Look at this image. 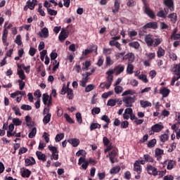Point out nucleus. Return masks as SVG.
Returning a JSON list of instances; mask_svg holds the SVG:
<instances>
[{"label":"nucleus","mask_w":180,"mask_h":180,"mask_svg":"<svg viewBox=\"0 0 180 180\" xmlns=\"http://www.w3.org/2000/svg\"><path fill=\"white\" fill-rule=\"evenodd\" d=\"M136 91L133 89H129L124 91L122 94V96H125L122 98V102L124 103L126 108H131L133 106V103L136 102V97L131 96L128 95H135Z\"/></svg>","instance_id":"obj_1"},{"label":"nucleus","mask_w":180,"mask_h":180,"mask_svg":"<svg viewBox=\"0 0 180 180\" xmlns=\"http://www.w3.org/2000/svg\"><path fill=\"white\" fill-rule=\"evenodd\" d=\"M145 41L147 46H153V47H157V46H160L161 43H162V38H154V36L151 34H148L145 37Z\"/></svg>","instance_id":"obj_2"},{"label":"nucleus","mask_w":180,"mask_h":180,"mask_svg":"<svg viewBox=\"0 0 180 180\" xmlns=\"http://www.w3.org/2000/svg\"><path fill=\"white\" fill-rule=\"evenodd\" d=\"M66 94L68 99H72L74 98V92L72 91V89L67 87L65 84H63L60 91V95H65Z\"/></svg>","instance_id":"obj_3"},{"label":"nucleus","mask_w":180,"mask_h":180,"mask_svg":"<svg viewBox=\"0 0 180 180\" xmlns=\"http://www.w3.org/2000/svg\"><path fill=\"white\" fill-rule=\"evenodd\" d=\"M6 25H8V22H5L1 38L3 44L6 46V49H8V46H9V42H8V29H6Z\"/></svg>","instance_id":"obj_4"},{"label":"nucleus","mask_w":180,"mask_h":180,"mask_svg":"<svg viewBox=\"0 0 180 180\" xmlns=\"http://www.w3.org/2000/svg\"><path fill=\"white\" fill-rule=\"evenodd\" d=\"M103 142L104 146L106 147V148L104 150L105 154L110 151V150H113V146H112V143H110V141L109 140V139H108V137L104 136L103 138Z\"/></svg>","instance_id":"obj_5"},{"label":"nucleus","mask_w":180,"mask_h":180,"mask_svg":"<svg viewBox=\"0 0 180 180\" xmlns=\"http://www.w3.org/2000/svg\"><path fill=\"white\" fill-rule=\"evenodd\" d=\"M146 170L149 175H153V176H157V175H158V172L157 171L156 167L151 165H147Z\"/></svg>","instance_id":"obj_6"},{"label":"nucleus","mask_w":180,"mask_h":180,"mask_svg":"<svg viewBox=\"0 0 180 180\" xmlns=\"http://www.w3.org/2000/svg\"><path fill=\"white\" fill-rule=\"evenodd\" d=\"M50 109L49 108H44V115H46L44 117L43 122L44 124H47L48 123H50V120H51V113L49 112Z\"/></svg>","instance_id":"obj_7"},{"label":"nucleus","mask_w":180,"mask_h":180,"mask_svg":"<svg viewBox=\"0 0 180 180\" xmlns=\"http://www.w3.org/2000/svg\"><path fill=\"white\" fill-rule=\"evenodd\" d=\"M164 129V124L162 122H159L151 127V130L153 133H160Z\"/></svg>","instance_id":"obj_8"},{"label":"nucleus","mask_w":180,"mask_h":180,"mask_svg":"<svg viewBox=\"0 0 180 180\" xmlns=\"http://www.w3.org/2000/svg\"><path fill=\"white\" fill-rule=\"evenodd\" d=\"M163 4L165 5V6H167L170 12H174V11H175V8L174 6V0H164Z\"/></svg>","instance_id":"obj_9"},{"label":"nucleus","mask_w":180,"mask_h":180,"mask_svg":"<svg viewBox=\"0 0 180 180\" xmlns=\"http://www.w3.org/2000/svg\"><path fill=\"white\" fill-rule=\"evenodd\" d=\"M162 155H164V150L157 148L155 150V157L157 158V160L161 161Z\"/></svg>","instance_id":"obj_10"},{"label":"nucleus","mask_w":180,"mask_h":180,"mask_svg":"<svg viewBox=\"0 0 180 180\" xmlns=\"http://www.w3.org/2000/svg\"><path fill=\"white\" fill-rule=\"evenodd\" d=\"M42 101L45 105L47 106H51V96H49L47 94H43Z\"/></svg>","instance_id":"obj_11"},{"label":"nucleus","mask_w":180,"mask_h":180,"mask_svg":"<svg viewBox=\"0 0 180 180\" xmlns=\"http://www.w3.org/2000/svg\"><path fill=\"white\" fill-rule=\"evenodd\" d=\"M112 70L115 72V75H120L124 71V65H117Z\"/></svg>","instance_id":"obj_12"},{"label":"nucleus","mask_w":180,"mask_h":180,"mask_svg":"<svg viewBox=\"0 0 180 180\" xmlns=\"http://www.w3.org/2000/svg\"><path fill=\"white\" fill-rule=\"evenodd\" d=\"M113 74H115V70H113V69H110L105 72V75H107L106 79L108 82H110V84L113 82Z\"/></svg>","instance_id":"obj_13"},{"label":"nucleus","mask_w":180,"mask_h":180,"mask_svg":"<svg viewBox=\"0 0 180 180\" xmlns=\"http://www.w3.org/2000/svg\"><path fill=\"white\" fill-rule=\"evenodd\" d=\"M133 113V109L131 108H127L124 110V112L123 114V119L124 120H129L130 119V115Z\"/></svg>","instance_id":"obj_14"},{"label":"nucleus","mask_w":180,"mask_h":180,"mask_svg":"<svg viewBox=\"0 0 180 180\" xmlns=\"http://www.w3.org/2000/svg\"><path fill=\"white\" fill-rule=\"evenodd\" d=\"M116 155H117V149H113L111 152L108 153V155H107V157H109V159L112 164H115V157H116Z\"/></svg>","instance_id":"obj_15"},{"label":"nucleus","mask_w":180,"mask_h":180,"mask_svg":"<svg viewBox=\"0 0 180 180\" xmlns=\"http://www.w3.org/2000/svg\"><path fill=\"white\" fill-rule=\"evenodd\" d=\"M169 12V11L168 8H164V10H160V11H158L156 15L158 18H162V19H165Z\"/></svg>","instance_id":"obj_16"},{"label":"nucleus","mask_w":180,"mask_h":180,"mask_svg":"<svg viewBox=\"0 0 180 180\" xmlns=\"http://www.w3.org/2000/svg\"><path fill=\"white\" fill-rule=\"evenodd\" d=\"M170 93L171 90L167 87H162L160 89V94L162 96V98H167Z\"/></svg>","instance_id":"obj_17"},{"label":"nucleus","mask_w":180,"mask_h":180,"mask_svg":"<svg viewBox=\"0 0 180 180\" xmlns=\"http://www.w3.org/2000/svg\"><path fill=\"white\" fill-rule=\"evenodd\" d=\"M38 36H40L42 39H47V37H49V29L47 27H44L41 32L38 33Z\"/></svg>","instance_id":"obj_18"},{"label":"nucleus","mask_w":180,"mask_h":180,"mask_svg":"<svg viewBox=\"0 0 180 180\" xmlns=\"http://www.w3.org/2000/svg\"><path fill=\"white\" fill-rule=\"evenodd\" d=\"M15 130V125L13 124H10L8 126V131H7V137H13L16 132L13 131Z\"/></svg>","instance_id":"obj_19"},{"label":"nucleus","mask_w":180,"mask_h":180,"mask_svg":"<svg viewBox=\"0 0 180 180\" xmlns=\"http://www.w3.org/2000/svg\"><path fill=\"white\" fill-rule=\"evenodd\" d=\"M134 171L137 172V174H141L143 169L141 167V165H140V162L136 160L134 164Z\"/></svg>","instance_id":"obj_20"},{"label":"nucleus","mask_w":180,"mask_h":180,"mask_svg":"<svg viewBox=\"0 0 180 180\" xmlns=\"http://www.w3.org/2000/svg\"><path fill=\"white\" fill-rule=\"evenodd\" d=\"M164 165L167 164V169L169 170H171L174 168V167H175V165H176V163H175V161L174 160H165L163 163Z\"/></svg>","instance_id":"obj_21"},{"label":"nucleus","mask_w":180,"mask_h":180,"mask_svg":"<svg viewBox=\"0 0 180 180\" xmlns=\"http://www.w3.org/2000/svg\"><path fill=\"white\" fill-rule=\"evenodd\" d=\"M67 37H68V32L65 30H62L58 37L60 41H64Z\"/></svg>","instance_id":"obj_22"},{"label":"nucleus","mask_w":180,"mask_h":180,"mask_svg":"<svg viewBox=\"0 0 180 180\" xmlns=\"http://www.w3.org/2000/svg\"><path fill=\"white\" fill-rule=\"evenodd\" d=\"M144 8L145 13H146V15H148L151 19H154V18H155V14L154 13V11L150 9V8H148V6H146V4Z\"/></svg>","instance_id":"obj_23"},{"label":"nucleus","mask_w":180,"mask_h":180,"mask_svg":"<svg viewBox=\"0 0 180 180\" xmlns=\"http://www.w3.org/2000/svg\"><path fill=\"white\" fill-rule=\"evenodd\" d=\"M25 166L30 167L32 165H34L36 164V160L33 158V157L28 158L25 160Z\"/></svg>","instance_id":"obj_24"},{"label":"nucleus","mask_w":180,"mask_h":180,"mask_svg":"<svg viewBox=\"0 0 180 180\" xmlns=\"http://www.w3.org/2000/svg\"><path fill=\"white\" fill-rule=\"evenodd\" d=\"M140 105L141 108H151L153 106V104L151 102L146 100H141L140 101Z\"/></svg>","instance_id":"obj_25"},{"label":"nucleus","mask_w":180,"mask_h":180,"mask_svg":"<svg viewBox=\"0 0 180 180\" xmlns=\"http://www.w3.org/2000/svg\"><path fill=\"white\" fill-rule=\"evenodd\" d=\"M114 9H112L113 13H117L119 9H120V0H114Z\"/></svg>","instance_id":"obj_26"},{"label":"nucleus","mask_w":180,"mask_h":180,"mask_svg":"<svg viewBox=\"0 0 180 180\" xmlns=\"http://www.w3.org/2000/svg\"><path fill=\"white\" fill-rule=\"evenodd\" d=\"M134 53H128L123 57V60H128L129 63H133V61H134Z\"/></svg>","instance_id":"obj_27"},{"label":"nucleus","mask_w":180,"mask_h":180,"mask_svg":"<svg viewBox=\"0 0 180 180\" xmlns=\"http://www.w3.org/2000/svg\"><path fill=\"white\" fill-rule=\"evenodd\" d=\"M36 155H37L38 160L43 161V162H46V161H47V158H46V155L43 153H41L40 151H37Z\"/></svg>","instance_id":"obj_28"},{"label":"nucleus","mask_w":180,"mask_h":180,"mask_svg":"<svg viewBox=\"0 0 180 180\" xmlns=\"http://www.w3.org/2000/svg\"><path fill=\"white\" fill-rule=\"evenodd\" d=\"M68 141L70 144H72L73 147H78V146H79V139H78L72 138Z\"/></svg>","instance_id":"obj_29"},{"label":"nucleus","mask_w":180,"mask_h":180,"mask_svg":"<svg viewBox=\"0 0 180 180\" xmlns=\"http://www.w3.org/2000/svg\"><path fill=\"white\" fill-rule=\"evenodd\" d=\"M157 56L158 58H161V57H164V56H165V49H162V47L161 46H159L158 48Z\"/></svg>","instance_id":"obj_30"},{"label":"nucleus","mask_w":180,"mask_h":180,"mask_svg":"<svg viewBox=\"0 0 180 180\" xmlns=\"http://www.w3.org/2000/svg\"><path fill=\"white\" fill-rule=\"evenodd\" d=\"M17 74L19 77V78L20 79V80H24L26 79V75H25V71H23V70L22 69H18L17 70Z\"/></svg>","instance_id":"obj_31"},{"label":"nucleus","mask_w":180,"mask_h":180,"mask_svg":"<svg viewBox=\"0 0 180 180\" xmlns=\"http://www.w3.org/2000/svg\"><path fill=\"white\" fill-rule=\"evenodd\" d=\"M143 27L145 29H157V22H148Z\"/></svg>","instance_id":"obj_32"},{"label":"nucleus","mask_w":180,"mask_h":180,"mask_svg":"<svg viewBox=\"0 0 180 180\" xmlns=\"http://www.w3.org/2000/svg\"><path fill=\"white\" fill-rule=\"evenodd\" d=\"M134 66L133 65V64L128 63L127 67V74H128L129 75H131V74L134 72Z\"/></svg>","instance_id":"obj_33"},{"label":"nucleus","mask_w":180,"mask_h":180,"mask_svg":"<svg viewBox=\"0 0 180 180\" xmlns=\"http://www.w3.org/2000/svg\"><path fill=\"white\" fill-rule=\"evenodd\" d=\"M91 65H92V63H91L90 60H86L84 63H83L82 70L84 71H88Z\"/></svg>","instance_id":"obj_34"},{"label":"nucleus","mask_w":180,"mask_h":180,"mask_svg":"<svg viewBox=\"0 0 180 180\" xmlns=\"http://www.w3.org/2000/svg\"><path fill=\"white\" fill-rule=\"evenodd\" d=\"M119 172H120V166H115L110 170V174H111L112 175L119 174Z\"/></svg>","instance_id":"obj_35"},{"label":"nucleus","mask_w":180,"mask_h":180,"mask_svg":"<svg viewBox=\"0 0 180 180\" xmlns=\"http://www.w3.org/2000/svg\"><path fill=\"white\" fill-rule=\"evenodd\" d=\"M169 19H170L171 22H172V23H176V20H177V18L178 16L176 15V13H171L168 15Z\"/></svg>","instance_id":"obj_36"},{"label":"nucleus","mask_w":180,"mask_h":180,"mask_svg":"<svg viewBox=\"0 0 180 180\" xmlns=\"http://www.w3.org/2000/svg\"><path fill=\"white\" fill-rule=\"evenodd\" d=\"M143 159L146 162H154V158L148 154L143 155Z\"/></svg>","instance_id":"obj_37"},{"label":"nucleus","mask_w":180,"mask_h":180,"mask_svg":"<svg viewBox=\"0 0 180 180\" xmlns=\"http://www.w3.org/2000/svg\"><path fill=\"white\" fill-rule=\"evenodd\" d=\"M31 174H32V172H30V170L27 169H25L24 170H22L21 175L23 178H29Z\"/></svg>","instance_id":"obj_38"},{"label":"nucleus","mask_w":180,"mask_h":180,"mask_svg":"<svg viewBox=\"0 0 180 180\" xmlns=\"http://www.w3.org/2000/svg\"><path fill=\"white\" fill-rule=\"evenodd\" d=\"M110 85H112V83L110 82H103L100 84V88H101V89H105V88H106V89H109L110 88Z\"/></svg>","instance_id":"obj_39"},{"label":"nucleus","mask_w":180,"mask_h":180,"mask_svg":"<svg viewBox=\"0 0 180 180\" xmlns=\"http://www.w3.org/2000/svg\"><path fill=\"white\" fill-rule=\"evenodd\" d=\"M12 109L14 111L15 115L16 116H22V113L20 112V109L19 108V107H18V105L13 106Z\"/></svg>","instance_id":"obj_40"},{"label":"nucleus","mask_w":180,"mask_h":180,"mask_svg":"<svg viewBox=\"0 0 180 180\" xmlns=\"http://www.w3.org/2000/svg\"><path fill=\"white\" fill-rule=\"evenodd\" d=\"M138 78L145 84H147V82H148V79L147 78V75H146L141 74L138 76Z\"/></svg>","instance_id":"obj_41"},{"label":"nucleus","mask_w":180,"mask_h":180,"mask_svg":"<svg viewBox=\"0 0 180 180\" xmlns=\"http://www.w3.org/2000/svg\"><path fill=\"white\" fill-rule=\"evenodd\" d=\"M173 72H174V75H180V63L174 65Z\"/></svg>","instance_id":"obj_42"},{"label":"nucleus","mask_w":180,"mask_h":180,"mask_svg":"<svg viewBox=\"0 0 180 180\" xmlns=\"http://www.w3.org/2000/svg\"><path fill=\"white\" fill-rule=\"evenodd\" d=\"M155 144H157V140L155 139H153L148 142L147 146L148 147H149V148H152L153 147L155 146Z\"/></svg>","instance_id":"obj_43"},{"label":"nucleus","mask_w":180,"mask_h":180,"mask_svg":"<svg viewBox=\"0 0 180 180\" xmlns=\"http://www.w3.org/2000/svg\"><path fill=\"white\" fill-rule=\"evenodd\" d=\"M160 139L162 143H165V141H168V139H169V136H168V134H163L160 135Z\"/></svg>","instance_id":"obj_44"},{"label":"nucleus","mask_w":180,"mask_h":180,"mask_svg":"<svg viewBox=\"0 0 180 180\" xmlns=\"http://www.w3.org/2000/svg\"><path fill=\"white\" fill-rule=\"evenodd\" d=\"M37 133V129L36 128H33L28 134L29 139H33V137L36 136Z\"/></svg>","instance_id":"obj_45"},{"label":"nucleus","mask_w":180,"mask_h":180,"mask_svg":"<svg viewBox=\"0 0 180 180\" xmlns=\"http://www.w3.org/2000/svg\"><path fill=\"white\" fill-rule=\"evenodd\" d=\"M13 124L14 126H22V121L19 118H13Z\"/></svg>","instance_id":"obj_46"},{"label":"nucleus","mask_w":180,"mask_h":180,"mask_svg":"<svg viewBox=\"0 0 180 180\" xmlns=\"http://www.w3.org/2000/svg\"><path fill=\"white\" fill-rule=\"evenodd\" d=\"M95 129H101V124L98 123H91L90 125V130H95Z\"/></svg>","instance_id":"obj_47"},{"label":"nucleus","mask_w":180,"mask_h":180,"mask_svg":"<svg viewBox=\"0 0 180 180\" xmlns=\"http://www.w3.org/2000/svg\"><path fill=\"white\" fill-rule=\"evenodd\" d=\"M88 79H89V77H85L84 78H83L80 81V86H83L84 88V86H86V82H88Z\"/></svg>","instance_id":"obj_48"},{"label":"nucleus","mask_w":180,"mask_h":180,"mask_svg":"<svg viewBox=\"0 0 180 180\" xmlns=\"http://www.w3.org/2000/svg\"><path fill=\"white\" fill-rule=\"evenodd\" d=\"M25 122H26V125H27L28 127H32V117H30V116L27 115V116L25 117Z\"/></svg>","instance_id":"obj_49"},{"label":"nucleus","mask_w":180,"mask_h":180,"mask_svg":"<svg viewBox=\"0 0 180 180\" xmlns=\"http://www.w3.org/2000/svg\"><path fill=\"white\" fill-rule=\"evenodd\" d=\"M48 148H49V151L52 153V154L58 153V150L57 149V147L49 145L48 146Z\"/></svg>","instance_id":"obj_50"},{"label":"nucleus","mask_w":180,"mask_h":180,"mask_svg":"<svg viewBox=\"0 0 180 180\" xmlns=\"http://www.w3.org/2000/svg\"><path fill=\"white\" fill-rule=\"evenodd\" d=\"M129 46L130 47H133L134 49H139V47H140V44L137 41H133V42H130L129 44Z\"/></svg>","instance_id":"obj_51"},{"label":"nucleus","mask_w":180,"mask_h":180,"mask_svg":"<svg viewBox=\"0 0 180 180\" xmlns=\"http://www.w3.org/2000/svg\"><path fill=\"white\" fill-rule=\"evenodd\" d=\"M128 36L130 39H133V37H136L137 36V31L130 30L128 32Z\"/></svg>","instance_id":"obj_52"},{"label":"nucleus","mask_w":180,"mask_h":180,"mask_svg":"<svg viewBox=\"0 0 180 180\" xmlns=\"http://www.w3.org/2000/svg\"><path fill=\"white\" fill-rule=\"evenodd\" d=\"M63 139H64L63 133L57 134L56 136L55 140H56V143H58V141H61V140H63Z\"/></svg>","instance_id":"obj_53"},{"label":"nucleus","mask_w":180,"mask_h":180,"mask_svg":"<svg viewBox=\"0 0 180 180\" xmlns=\"http://www.w3.org/2000/svg\"><path fill=\"white\" fill-rule=\"evenodd\" d=\"M115 94H122L123 92V87L121 86H116L115 87Z\"/></svg>","instance_id":"obj_54"},{"label":"nucleus","mask_w":180,"mask_h":180,"mask_svg":"<svg viewBox=\"0 0 180 180\" xmlns=\"http://www.w3.org/2000/svg\"><path fill=\"white\" fill-rule=\"evenodd\" d=\"M27 5H28L29 9L33 11L34 9V6H36L35 3H32L30 0L27 1Z\"/></svg>","instance_id":"obj_55"},{"label":"nucleus","mask_w":180,"mask_h":180,"mask_svg":"<svg viewBox=\"0 0 180 180\" xmlns=\"http://www.w3.org/2000/svg\"><path fill=\"white\" fill-rule=\"evenodd\" d=\"M116 102H117L115 99H110L108 101L107 105L108 106L113 107L116 105Z\"/></svg>","instance_id":"obj_56"},{"label":"nucleus","mask_w":180,"mask_h":180,"mask_svg":"<svg viewBox=\"0 0 180 180\" xmlns=\"http://www.w3.org/2000/svg\"><path fill=\"white\" fill-rule=\"evenodd\" d=\"M76 119H77V122L79 124H82V116L81 115V114L79 112L76 113Z\"/></svg>","instance_id":"obj_57"},{"label":"nucleus","mask_w":180,"mask_h":180,"mask_svg":"<svg viewBox=\"0 0 180 180\" xmlns=\"http://www.w3.org/2000/svg\"><path fill=\"white\" fill-rule=\"evenodd\" d=\"M101 113V108H94L91 110V114L95 115H99Z\"/></svg>","instance_id":"obj_58"},{"label":"nucleus","mask_w":180,"mask_h":180,"mask_svg":"<svg viewBox=\"0 0 180 180\" xmlns=\"http://www.w3.org/2000/svg\"><path fill=\"white\" fill-rule=\"evenodd\" d=\"M42 137L45 140L46 143H49L50 141V135L47 132H44Z\"/></svg>","instance_id":"obj_59"},{"label":"nucleus","mask_w":180,"mask_h":180,"mask_svg":"<svg viewBox=\"0 0 180 180\" xmlns=\"http://www.w3.org/2000/svg\"><path fill=\"white\" fill-rule=\"evenodd\" d=\"M94 89H95V85L89 84L85 89V92H91V91H94Z\"/></svg>","instance_id":"obj_60"},{"label":"nucleus","mask_w":180,"mask_h":180,"mask_svg":"<svg viewBox=\"0 0 180 180\" xmlns=\"http://www.w3.org/2000/svg\"><path fill=\"white\" fill-rule=\"evenodd\" d=\"M18 82L19 84V89L20 91H23V89H25V82H23V80H18Z\"/></svg>","instance_id":"obj_61"},{"label":"nucleus","mask_w":180,"mask_h":180,"mask_svg":"<svg viewBox=\"0 0 180 180\" xmlns=\"http://www.w3.org/2000/svg\"><path fill=\"white\" fill-rule=\"evenodd\" d=\"M47 12L49 15H51V16H56L57 15V11L51 8H47Z\"/></svg>","instance_id":"obj_62"},{"label":"nucleus","mask_w":180,"mask_h":180,"mask_svg":"<svg viewBox=\"0 0 180 180\" xmlns=\"http://www.w3.org/2000/svg\"><path fill=\"white\" fill-rule=\"evenodd\" d=\"M21 109L22 110H32V107L29 105L24 104L21 105Z\"/></svg>","instance_id":"obj_63"},{"label":"nucleus","mask_w":180,"mask_h":180,"mask_svg":"<svg viewBox=\"0 0 180 180\" xmlns=\"http://www.w3.org/2000/svg\"><path fill=\"white\" fill-rule=\"evenodd\" d=\"M51 160L57 161V160H58V153H52L51 155Z\"/></svg>","instance_id":"obj_64"}]
</instances>
